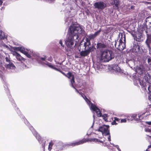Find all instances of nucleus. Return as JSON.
<instances>
[{
    "label": "nucleus",
    "mask_w": 151,
    "mask_h": 151,
    "mask_svg": "<svg viewBox=\"0 0 151 151\" xmlns=\"http://www.w3.org/2000/svg\"><path fill=\"white\" fill-rule=\"evenodd\" d=\"M69 36L68 37L66 44L68 47H71L74 44L75 40L78 39V34L82 32V28L79 26L71 25L68 29Z\"/></svg>",
    "instance_id": "f257e3e1"
},
{
    "label": "nucleus",
    "mask_w": 151,
    "mask_h": 151,
    "mask_svg": "<svg viewBox=\"0 0 151 151\" xmlns=\"http://www.w3.org/2000/svg\"><path fill=\"white\" fill-rule=\"evenodd\" d=\"M87 41L85 42L83 46L84 47V50H83L81 51V45L78 47V49L80 52V55L82 57H85L89 54L90 52L94 51L96 50V48L93 45H92L91 42L87 39Z\"/></svg>",
    "instance_id": "f03ea898"
},
{
    "label": "nucleus",
    "mask_w": 151,
    "mask_h": 151,
    "mask_svg": "<svg viewBox=\"0 0 151 151\" xmlns=\"http://www.w3.org/2000/svg\"><path fill=\"white\" fill-rule=\"evenodd\" d=\"M88 141H90L91 142H100L102 143H103V141L95 138H93L92 139L89 138L88 139L84 138L78 141L70 143L69 144H67V146H72V147H74L76 145H78L81 144H83Z\"/></svg>",
    "instance_id": "7ed1b4c3"
},
{
    "label": "nucleus",
    "mask_w": 151,
    "mask_h": 151,
    "mask_svg": "<svg viewBox=\"0 0 151 151\" xmlns=\"http://www.w3.org/2000/svg\"><path fill=\"white\" fill-rule=\"evenodd\" d=\"M114 54L111 50H106L102 52L101 59L104 62H107L114 58Z\"/></svg>",
    "instance_id": "20e7f679"
},
{
    "label": "nucleus",
    "mask_w": 151,
    "mask_h": 151,
    "mask_svg": "<svg viewBox=\"0 0 151 151\" xmlns=\"http://www.w3.org/2000/svg\"><path fill=\"white\" fill-rule=\"evenodd\" d=\"M121 37L119 40V44L118 45L119 50H122L125 47L126 37L124 33H121Z\"/></svg>",
    "instance_id": "39448f33"
},
{
    "label": "nucleus",
    "mask_w": 151,
    "mask_h": 151,
    "mask_svg": "<svg viewBox=\"0 0 151 151\" xmlns=\"http://www.w3.org/2000/svg\"><path fill=\"white\" fill-rule=\"evenodd\" d=\"M109 125H104L100 127L98 131L101 132L103 134H104L105 136H107L110 134L109 130Z\"/></svg>",
    "instance_id": "423d86ee"
},
{
    "label": "nucleus",
    "mask_w": 151,
    "mask_h": 151,
    "mask_svg": "<svg viewBox=\"0 0 151 151\" xmlns=\"http://www.w3.org/2000/svg\"><path fill=\"white\" fill-rule=\"evenodd\" d=\"M93 6L95 9L102 10L106 7V5L104 2L101 1L95 2Z\"/></svg>",
    "instance_id": "0eeeda50"
},
{
    "label": "nucleus",
    "mask_w": 151,
    "mask_h": 151,
    "mask_svg": "<svg viewBox=\"0 0 151 151\" xmlns=\"http://www.w3.org/2000/svg\"><path fill=\"white\" fill-rule=\"evenodd\" d=\"M13 55L16 56V58L18 61H24L25 59L17 52L14 51L13 52Z\"/></svg>",
    "instance_id": "6e6552de"
},
{
    "label": "nucleus",
    "mask_w": 151,
    "mask_h": 151,
    "mask_svg": "<svg viewBox=\"0 0 151 151\" xmlns=\"http://www.w3.org/2000/svg\"><path fill=\"white\" fill-rule=\"evenodd\" d=\"M112 5H114L113 6V9L115 10H118L119 9V0H114V1L111 3Z\"/></svg>",
    "instance_id": "1a4fd4ad"
},
{
    "label": "nucleus",
    "mask_w": 151,
    "mask_h": 151,
    "mask_svg": "<svg viewBox=\"0 0 151 151\" xmlns=\"http://www.w3.org/2000/svg\"><path fill=\"white\" fill-rule=\"evenodd\" d=\"M32 133L34 136L36 137V138L38 141L39 142H40L43 140L42 138V137L38 133L35 131L33 132L32 131Z\"/></svg>",
    "instance_id": "9d476101"
},
{
    "label": "nucleus",
    "mask_w": 151,
    "mask_h": 151,
    "mask_svg": "<svg viewBox=\"0 0 151 151\" xmlns=\"http://www.w3.org/2000/svg\"><path fill=\"white\" fill-rule=\"evenodd\" d=\"M142 33L138 32V33L136 34V40L138 42H141L143 40L142 39Z\"/></svg>",
    "instance_id": "9b49d317"
},
{
    "label": "nucleus",
    "mask_w": 151,
    "mask_h": 151,
    "mask_svg": "<svg viewBox=\"0 0 151 151\" xmlns=\"http://www.w3.org/2000/svg\"><path fill=\"white\" fill-rule=\"evenodd\" d=\"M21 52L26 55L28 58H31V55L29 54L25 50V48L24 47H22Z\"/></svg>",
    "instance_id": "f8f14e48"
},
{
    "label": "nucleus",
    "mask_w": 151,
    "mask_h": 151,
    "mask_svg": "<svg viewBox=\"0 0 151 151\" xmlns=\"http://www.w3.org/2000/svg\"><path fill=\"white\" fill-rule=\"evenodd\" d=\"M139 84L141 86L143 90H146V85L145 82L139 80Z\"/></svg>",
    "instance_id": "ddd939ff"
},
{
    "label": "nucleus",
    "mask_w": 151,
    "mask_h": 151,
    "mask_svg": "<svg viewBox=\"0 0 151 151\" xmlns=\"http://www.w3.org/2000/svg\"><path fill=\"white\" fill-rule=\"evenodd\" d=\"M106 47L105 45L101 43H99L97 44L96 47L97 49H102Z\"/></svg>",
    "instance_id": "4468645a"
},
{
    "label": "nucleus",
    "mask_w": 151,
    "mask_h": 151,
    "mask_svg": "<svg viewBox=\"0 0 151 151\" xmlns=\"http://www.w3.org/2000/svg\"><path fill=\"white\" fill-rule=\"evenodd\" d=\"M15 68V65L12 62H9L6 66V68L9 69H14Z\"/></svg>",
    "instance_id": "2eb2a0df"
},
{
    "label": "nucleus",
    "mask_w": 151,
    "mask_h": 151,
    "mask_svg": "<svg viewBox=\"0 0 151 151\" xmlns=\"http://www.w3.org/2000/svg\"><path fill=\"white\" fill-rule=\"evenodd\" d=\"M87 37H88V38L86 37L85 39V41H86L85 42H86L87 41V39H88V40L90 42V40H91L92 39H93L94 38L96 37L95 35L94 34H90V35H88V36H87Z\"/></svg>",
    "instance_id": "dca6fc26"
},
{
    "label": "nucleus",
    "mask_w": 151,
    "mask_h": 151,
    "mask_svg": "<svg viewBox=\"0 0 151 151\" xmlns=\"http://www.w3.org/2000/svg\"><path fill=\"white\" fill-rule=\"evenodd\" d=\"M146 28L145 32L147 33L148 31H150V30L151 29V22H149L148 24H146L145 26Z\"/></svg>",
    "instance_id": "f3484780"
},
{
    "label": "nucleus",
    "mask_w": 151,
    "mask_h": 151,
    "mask_svg": "<svg viewBox=\"0 0 151 151\" xmlns=\"http://www.w3.org/2000/svg\"><path fill=\"white\" fill-rule=\"evenodd\" d=\"M7 37L4 34V32H3L2 30H1L0 31V39L1 40H4Z\"/></svg>",
    "instance_id": "a211bd4d"
},
{
    "label": "nucleus",
    "mask_w": 151,
    "mask_h": 151,
    "mask_svg": "<svg viewBox=\"0 0 151 151\" xmlns=\"http://www.w3.org/2000/svg\"><path fill=\"white\" fill-rule=\"evenodd\" d=\"M91 108L92 110L95 111L97 110H98V109L99 108L97 107L95 105L93 104L91 102Z\"/></svg>",
    "instance_id": "6ab92c4d"
},
{
    "label": "nucleus",
    "mask_w": 151,
    "mask_h": 151,
    "mask_svg": "<svg viewBox=\"0 0 151 151\" xmlns=\"http://www.w3.org/2000/svg\"><path fill=\"white\" fill-rule=\"evenodd\" d=\"M143 68V65H140L139 67L137 69V72L139 74H143V72L142 69Z\"/></svg>",
    "instance_id": "aec40b11"
},
{
    "label": "nucleus",
    "mask_w": 151,
    "mask_h": 151,
    "mask_svg": "<svg viewBox=\"0 0 151 151\" xmlns=\"http://www.w3.org/2000/svg\"><path fill=\"white\" fill-rule=\"evenodd\" d=\"M46 64L49 67H50V68L54 69L55 70H58V69L56 67H55L54 66L52 65H51V63H50L48 62H47Z\"/></svg>",
    "instance_id": "412c9836"
},
{
    "label": "nucleus",
    "mask_w": 151,
    "mask_h": 151,
    "mask_svg": "<svg viewBox=\"0 0 151 151\" xmlns=\"http://www.w3.org/2000/svg\"><path fill=\"white\" fill-rule=\"evenodd\" d=\"M133 117V119L135 120L136 121H139L141 119H139L140 116L139 115H137L136 114H134L132 115Z\"/></svg>",
    "instance_id": "4be33fe9"
},
{
    "label": "nucleus",
    "mask_w": 151,
    "mask_h": 151,
    "mask_svg": "<svg viewBox=\"0 0 151 151\" xmlns=\"http://www.w3.org/2000/svg\"><path fill=\"white\" fill-rule=\"evenodd\" d=\"M70 81L71 83V86L73 88H75V87L73 85V84L75 82V78L74 76H73L72 78V79L70 80Z\"/></svg>",
    "instance_id": "5701e85b"
},
{
    "label": "nucleus",
    "mask_w": 151,
    "mask_h": 151,
    "mask_svg": "<svg viewBox=\"0 0 151 151\" xmlns=\"http://www.w3.org/2000/svg\"><path fill=\"white\" fill-rule=\"evenodd\" d=\"M98 109L96 110L95 111L98 117H100L102 116V113L99 108Z\"/></svg>",
    "instance_id": "b1692460"
},
{
    "label": "nucleus",
    "mask_w": 151,
    "mask_h": 151,
    "mask_svg": "<svg viewBox=\"0 0 151 151\" xmlns=\"http://www.w3.org/2000/svg\"><path fill=\"white\" fill-rule=\"evenodd\" d=\"M22 47H14L13 49L14 50L21 52V51H22Z\"/></svg>",
    "instance_id": "393cba45"
},
{
    "label": "nucleus",
    "mask_w": 151,
    "mask_h": 151,
    "mask_svg": "<svg viewBox=\"0 0 151 151\" xmlns=\"http://www.w3.org/2000/svg\"><path fill=\"white\" fill-rule=\"evenodd\" d=\"M103 118V119L104 120L106 121H108V119L107 117H108V115L107 114H104L102 116Z\"/></svg>",
    "instance_id": "a878e982"
},
{
    "label": "nucleus",
    "mask_w": 151,
    "mask_h": 151,
    "mask_svg": "<svg viewBox=\"0 0 151 151\" xmlns=\"http://www.w3.org/2000/svg\"><path fill=\"white\" fill-rule=\"evenodd\" d=\"M73 76L74 75L72 74V73L70 72H69L67 74L66 77L68 78L69 79H70L71 77L72 78Z\"/></svg>",
    "instance_id": "bb28decb"
},
{
    "label": "nucleus",
    "mask_w": 151,
    "mask_h": 151,
    "mask_svg": "<svg viewBox=\"0 0 151 151\" xmlns=\"http://www.w3.org/2000/svg\"><path fill=\"white\" fill-rule=\"evenodd\" d=\"M101 29H100L99 30L96 31V32H95L94 33V35H95V37H96L97 36L99 35L101 32Z\"/></svg>",
    "instance_id": "cd10ccee"
},
{
    "label": "nucleus",
    "mask_w": 151,
    "mask_h": 151,
    "mask_svg": "<svg viewBox=\"0 0 151 151\" xmlns=\"http://www.w3.org/2000/svg\"><path fill=\"white\" fill-rule=\"evenodd\" d=\"M41 141L42 142V144L41 145H42V148L43 149V151H44V150L45 149V146L46 141L45 140H42Z\"/></svg>",
    "instance_id": "c85d7f7f"
},
{
    "label": "nucleus",
    "mask_w": 151,
    "mask_h": 151,
    "mask_svg": "<svg viewBox=\"0 0 151 151\" xmlns=\"http://www.w3.org/2000/svg\"><path fill=\"white\" fill-rule=\"evenodd\" d=\"M148 90L150 95L149 96H151V84L150 85H149V86L148 88Z\"/></svg>",
    "instance_id": "c756f323"
},
{
    "label": "nucleus",
    "mask_w": 151,
    "mask_h": 151,
    "mask_svg": "<svg viewBox=\"0 0 151 151\" xmlns=\"http://www.w3.org/2000/svg\"><path fill=\"white\" fill-rule=\"evenodd\" d=\"M53 145V143L52 142H50L49 143V147H48V149L50 150V149H52V147Z\"/></svg>",
    "instance_id": "7c9ffc66"
},
{
    "label": "nucleus",
    "mask_w": 151,
    "mask_h": 151,
    "mask_svg": "<svg viewBox=\"0 0 151 151\" xmlns=\"http://www.w3.org/2000/svg\"><path fill=\"white\" fill-rule=\"evenodd\" d=\"M147 62L149 65H151V58H148Z\"/></svg>",
    "instance_id": "2f4dec72"
},
{
    "label": "nucleus",
    "mask_w": 151,
    "mask_h": 151,
    "mask_svg": "<svg viewBox=\"0 0 151 151\" xmlns=\"http://www.w3.org/2000/svg\"><path fill=\"white\" fill-rule=\"evenodd\" d=\"M142 72H143V73H145L146 72H147V71L145 69V68L144 67V66H143V68L142 69Z\"/></svg>",
    "instance_id": "473e14b6"
},
{
    "label": "nucleus",
    "mask_w": 151,
    "mask_h": 151,
    "mask_svg": "<svg viewBox=\"0 0 151 151\" xmlns=\"http://www.w3.org/2000/svg\"><path fill=\"white\" fill-rule=\"evenodd\" d=\"M57 71H58L60 72L61 73H62L63 75L64 76H65L66 77L67 74H65L63 72L60 70L58 69V70H56Z\"/></svg>",
    "instance_id": "72a5a7b5"
},
{
    "label": "nucleus",
    "mask_w": 151,
    "mask_h": 151,
    "mask_svg": "<svg viewBox=\"0 0 151 151\" xmlns=\"http://www.w3.org/2000/svg\"><path fill=\"white\" fill-rule=\"evenodd\" d=\"M114 119L116 121H117L118 122H120V119L119 118L116 117H114Z\"/></svg>",
    "instance_id": "f704fd0d"
},
{
    "label": "nucleus",
    "mask_w": 151,
    "mask_h": 151,
    "mask_svg": "<svg viewBox=\"0 0 151 151\" xmlns=\"http://www.w3.org/2000/svg\"><path fill=\"white\" fill-rule=\"evenodd\" d=\"M127 122V120L126 119H121V122Z\"/></svg>",
    "instance_id": "c9c22d12"
},
{
    "label": "nucleus",
    "mask_w": 151,
    "mask_h": 151,
    "mask_svg": "<svg viewBox=\"0 0 151 151\" xmlns=\"http://www.w3.org/2000/svg\"><path fill=\"white\" fill-rule=\"evenodd\" d=\"M84 99L87 102H88L91 103V101H90L86 96L85 97V98Z\"/></svg>",
    "instance_id": "e433bc0d"
},
{
    "label": "nucleus",
    "mask_w": 151,
    "mask_h": 151,
    "mask_svg": "<svg viewBox=\"0 0 151 151\" xmlns=\"http://www.w3.org/2000/svg\"><path fill=\"white\" fill-rule=\"evenodd\" d=\"M151 148V145H150L148 146V148L145 151H150V148Z\"/></svg>",
    "instance_id": "4c0bfd02"
},
{
    "label": "nucleus",
    "mask_w": 151,
    "mask_h": 151,
    "mask_svg": "<svg viewBox=\"0 0 151 151\" xmlns=\"http://www.w3.org/2000/svg\"><path fill=\"white\" fill-rule=\"evenodd\" d=\"M117 124V123L116 122V121L114 120L111 122V124L113 125H116Z\"/></svg>",
    "instance_id": "58836bf2"
},
{
    "label": "nucleus",
    "mask_w": 151,
    "mask_h": 151,
    "mask_svg": "<svg viewBox=\"0 0 151 151\" xmlns=\"http://www.w3.org/2000/svg\"><path fill=\"white\" fill-rule=\"evenodd\" d=\"M145 122L146 124H147L149 125H151V121H146Z\"/></svg>",
    "instance_id": "ea45409f"
},
{
    "label": "nucleus",
    "mask_w": 151,
    "mask_h": 151,
    "mask_svg": "<svg viewBox=\"0 0 151 151\" xmlns=\"http://www.w3.org/2000/svg\"><path fill=\"white\" fill-rule=\"evenodd\" d=\"M46 58H47V57H46V56H44L43 58L42 57V58H40L42 60L44 61V60H45Z\"/></svg>",
    "instance_id": "a19ab883"
},
{
    "label": "nucleus",
    "mask_w": 151,
    "mask_h": 151,
    "mask_svg": "<svg viewBox=\"0 0 151 151\" xmlns=\"http://www.w3.org/2000/svg\"><path fill=\"white\" fill-rule=\"evenodd\" d=\"M109 137H108V139L109 141L110 142L111 141V136L110 135V134H109Z\"/></svg>",
    "instance_id": "79ce46f5"
},
{
    "label": "nucleus",
    "mask_w": 151,
    "mask_h": 151,
    "mask_svg": "<svg viewBox=\"0 0 151 151\" xmlns=\"http://www.w3.org/2000/svg\"><path fill=\"white\" fill-rule=\"evenodd\" d=\"M59 43L62 46L64 47V45H63L62 40H60Z\"/></svg>",
    "instance_id": "37998d69"
},
{
    "label": "nucleus",
    "mask_w": 151,
    "mask_h": 151,
    "mask_svg": "<svg viewBox=\"0 0 151 151\" xmlns=\"http://www.w3.org/2000/svg\"><path fill=\"white\" fill-rule=\"evenodd\" d=\"M5 59H6V61H7V62H9V63L10 62V60L7 57H6L5 58Z\"/></svg>",
    "instance_id": "c03bdc74"
},
{
    "label": "nucleus",
    "mask_w": 151,
    "mask_h": 151,
    "mask_svg": "<svg viewBox=\"0 0 151 151\" xmlns=\"http://www.w3.org/2000/svg\"><path fill=\"white\" fill-rule=\"evenodd\" d=\"M4 0H0V6H1Z\"/></svg>",
    "instance_id": "a18cd8bd"
},
{
    "label": "nucleus",
    "mask_w": 151,
    "mask_h": 151,
    "mask_svg": "<svg viewBox=\"0 0 151 151\" xmlns=\"http://www.w3.org/2000/svg\"><path fill=\"white\" fill-rule=\"evenodd\" d=\"M141 30L142 32H143V31H144L145 30V29L144 28V27H142L141 29H140Z\"/></svg>",
    "instance_id": "49530a36"
},
{
    "label": "nucleus",
    "mask_w": 151,
    "mask_h": 151,
    "mask_svg": "<svg viewBox=\"0 0 151 151\" xmlns=\"http://www.w3.org/2000/svg\"><path fill=\"white\" fill-rule=\"evenodd\" d=\"M74 89H75L76 91L78 93H79V92L78 90L75 87V88H74Z\"/></svg>",
    "instance_id": "de8ad7c7"
},
{
    "label": "nucleus",
    "mask_w": 151,
    "mask_h": 151,
    "mask_svg": "<svg viewBox=\"0 0 151 151\" xmlns=\"http://www.w3.org/2000/svg\"><path fill=\"white\" fill-rule=\"evenodd\" d=\"M151 96H148V99L149 100H150L151 99Z\"/></svg>",
    "instance_id": "09e8293b"
},
{
    "label": "nucleus",
    "mask_w": 151,
    "mask_h": 151,
    "mask_svg": "<svg viewBox=\"0 0 151 151\" xmlns=\"http://www.w3.org/2000/svg\"><path fill=\"white\" fill-rule=\"evenodd\" d=\"M56 64H60V65H61L62 64V63H59V62H56Z\"/></svg>",
    "instance_id": "8fccbe9b"
},
{
    "label": "nucleus",
    "mask_w": 151,
    "mask_h": 151,
    "mask_svg": "<svg viewBox=\"0 0 151 151\" xmlns=\"http://www.w3.org/2000/svg\"><path fill=\"white\" fill-rule=\"evenodd\" d=\"M4 46L5 47H6V48H9V47L7 45H4Z\"/></svg>",
    "instance_id": "3c124183"
},
{
    "label": "nucleus",
    "mask_w": 151,
    "mask_h": 151,
    "mask_svg": "<svg viewBox=\"0 0 151 151\" xmlns=\"http://www.w3.org/2000/svg\"><path fill=\"white\" fill-rule=\"evenodd\" d=\"M136 47H138V49L139 50V46L138 45H137V46H136Z\"/></svg>",
    "instance_id": "603ef678"
},
{
    "label": "nucleus",
    "mask_w": 151,
    "mask_h": 151,
    "mask_svg": "<svg viewBox=\"0 0 151 151\" xmlns=\"http://www.w3.org/2000/svg\"><path fill=\"white\" fill-rule=\"evenodd\" d=\"M148 131L149 132H150L151 131V130L149 129H148Z\"/></svg>",
    "instance_id": "864d4df0"
},
{
    "label": "nucleus",
    "mask_w": 151,
    "mask_h": 151,
    "mask_svg": "<svg viewBox=\"0 0 151 151\" xmlns=\"http://www.w3.org/2000/svg\"><path fill=\"white\" fill-rule=\"evenodd\" d=\"M115 46H116V41H115Z\"/></svg>",
    "instance_id": "5fc2aeb1"
},
{
    "label": "nucleus",
    "mask_w": 151,
    "mask_h": 151,
    "mask_svg": "<svg viewBox=\"0 0 151 151\" xmlns=\"http://www.w3.org/2000/svg\"><path fill=\"white\" fill-rule=\"evenodd\" d=\"M150 151H151V148H150Z\"/></svg>",
    "instance_id": "6e6d98bb"
},
{
    "label": "nucleus",
    "mask_w": 151,
    "mask_h": 151,
    "mask_svg": "<svg viewBox=\"0 0 151 151\" xmlns=\"http://www.w3.org/2000/svg\"><path fill=\"white\" fill-rule=\"evenodd\" d=\"M132 6L131 7V8H132Z\"/></svg>",
    "instance_id": "4d7b16f0"
},
{
    "label": "nucleus",
    "mask_w": 151,
    "mask_h": 151,
    "mask_svg": "<svg viewBox=\"0 0 151 151\" xmlns=\"http://www.w3.org/2000/svg\"><path fill=\"white\" fill-rule=\"evenodd\" d=\"M149 137H151V136H149Z\"/></svg>",
    "instance_id": "13d9d810"
}]
</instances>
